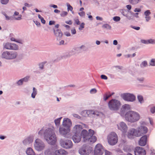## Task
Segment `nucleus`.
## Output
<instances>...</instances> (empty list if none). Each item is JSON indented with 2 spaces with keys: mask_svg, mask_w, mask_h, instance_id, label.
Segmentation results:
<instances>
[{
  "mask_svg": "<svg viewBox=\"0 0 155 155\" xmlns=\"http://www.w3.org/2000/svg\"><path fill=\"white\" fill-rule=\"evenodd\" d=\"M94 134V131L91 129L89 130L88 133L87 130H83L81 132L83 141L89 143H95L97 140V137L96 136H93Z\"/></svg>",
  "mask_w": 155,
  "mask_h": 155,
  "instance_id": "nucleus-1",
  "label": "nucleus"
},
{
  "mask_svg": "<svg viewBox=\"0 0 155 155\" xmlns=\"http://www.w3.org/2000/svg\"><path fill=\"white\" fill-rule=\"evenodd\" d=\"M126 120L131 122H134L138 120L140 118V116L137 113L131 111L125 114Z\"/></svg>",
  "mask_w": 155,
  "mask_h": 155,
  "instance_id": "nucleus-2",
  "label": "nucleus"
},
{
  "mask_svg": "<svg viewBox=\"0 0 155 155\" xmlns=\"http://www.w3.org/2000/svg\"><path fill=\"white\" fill-rule=\"evenodd\" d=\"M45 135V139L49 143L53 144L56 143L57 141L56 136L51 131V129H49Z\"/></svg>",
  "mask_w": 155,
  "mask_h": 155,
  "instance_id": "nucleus-3",
  "label": "nucleus"
},
{
  "mask_svg": "<svg viewBox=\"0 0 155 155\" xmlns=\"http://www.w3.org/2000/svg\"><path fill=\"white\" fill-rule=\"evenodd\" d=\"M63 125L64 127L66 128V129L60 128V132L61 134L64 135L67 134L70 130V128L72 125V123L69 119H65L64 120Z\"/></svg>",
  "mask_w": 155,
  "mask_h": 155,
  "instance_id": "nucleus-4",
  "label": "nucleus"
},
{
  "mask_svg": "<svg viewBox=\"0 0 155 155\" xmlns=\"http://www.w3.org/2000/svg\"><path fill=\"white\" fill-rule=\"evenodd\" d=\"M107 139L108 142L110 145H114L116 144L118 142V136L115 132H111L108 135Z\"/></svg>",
  "mask_w": 155,
  "mask_h": 155,
  "instance_id": "nucleus-5",
  "label": "nucleus"
},
{
  "mask_svg": "<svg viewBox=\"0 0 155 155\" xmlns=\"http://www.w3.org/2000/svg\"><path fill=\"white\" fill-rule=\"evenodd\" d=\"M108 105L110 109L117 110L119 108L121 104L119 101L115 99H112L109 102Z\"/></svg>",
  "mask_w": 155,
  "mask_h": 155,
  "instance_id": "nucleus-6",
  "label": "nucleus"
},
{
  "mask_svg": "<svg viewBox=\"0 0 155 155\" xmlns=\"http://www.w3.org/2000/svg\"><path fill=\"white\" fill-rule=\"evenodd\" d=\"M92 148L87 146H83L79 150L80 153L82 155H88L92 151Z\"/></svg>",
  "mask_w": 155,
  "mask_h": 155,
  "instance_id": "nucleus-7",
  "label": "nucleus"
},
{
  "mask_svg": "<svg viewBox=\"0 0 155 155\" xmlns=\"http://www.w3.org/2000/svg\"><path fill=\"white\" fill-rule=\"evenodd\" d=\"M104 149L102 146L100 144H97L95 146L94 150V155H102Z\"/></svg>",
  "mask_w": 155,
  "mask_h": 155,
  "instance_id": "nucleus-8",
  "label": "nucleus"
},
{
  "mask_svg": "<svg viewBox=\"0 0 155 155\" xmlns=\"http://www.w3.org/2000/svg\"><path fill=\"white\" fill-rule=\"evenodd\" d=\"M35 146V149L38 151L42 150L45 147L44 144L38 139L36 140Z\"/></svg>",
  "mask_w": 155,
  "mask_h": 155,
  "instance_id": "nucleus-9",
  "label": "nucleus"
},
{
  "mask_svg": "<svg viewBox=\"0 0 155 155\" xmlns=\"http://www.w3.org/2000/svg\"><path fill=\"white\" fill-rule=\"evenodd\" d=\"M122 96L124 100L128 101H133L135 99V96L130 94H122Z\"/></svg>",
  "mask_w": 155,
  "mask_h": 155,
  "instance_id": "nucleus-10",
  "label": "nucleus"
},
{
  "mask_svg": "<svg viewBox=\"0 0 155 155\" xmlns=\"http://www.w3.org/2000/svg\"><path fill=\"white\" fill-rule=\"evenodd\" d=\"M60 144L61 146L66 148H71L72 146L71 141L69 140L66 141L61 140L60 141Z\"/></svg>",
  "mask_w": 155,
  "mask_h": 155,
  "instance_id": "nucleus-11",
  "label": "nucleus"
},
{
  "mask_svg": "<svg viewBox=\"0 0 155 155\" xmlns=\"http://www.w3.org/2000/svg\"><path fill=\"white\" fill-rule=\"evenodd\" d=\"M67 152L64 150H56L53 149L51 153V155H66Z\"/></svg>",
  "mask_w": 155,
  "mask_h": 155,
  "instance_id": "nucleus-12",
  "label": "nucleus"
},
{
  "mask_svg": "<svg viewBox=\"0 0 155 155\" xmlns=\"http://www.w3.org/2000/svg\"><path fill=\"white\" fill-rule=\"evenodd\" d=\"M135 155H146V151L144 149L140 147H137L135 148L134 151Z\"/></svg>",
  "mask_w": 155,
  "mask_h": 155,
  "instance_id": "nucleus-13",
  "label": "nucleus"
},
{
  "mask_svg": "<svg viewBox=\"0 0 155 155\" xmlns=\"http://www.w3.org/2000/svg\"><path fill=\"white\" fill-rule=\"evenodd\" d=\"M138 134L139 135V137L143 134H146L148 131L147 128L144 126H141L137 130Z\"/></svg>",
  "mask_w": 155,
  "mask_h": 155,
  "instance_id": "nucleus-14",
  "label": "nucleus"
},
{
  "mask_svg": "<svg viewBox=\"0 0 155 155\" xmlns=\"http://www.w3.org/2000/svg\"><path fill=\"white\" fill-rule=\"evenodd\" d=\"M140 135L138 134L137 130L132 129L129 130L128 133V137L130 138L134 137V136L139 137Z\"/></svg>",
  "mask_w": 155,
  "mask_h": 155,
  "instance_id": "nucleus-15",
  "label": "nucleus"
},
{
  "mask_svg": "<svg viewBox=\"0 0 155 155\" xmlns=\"http://www.w3.org/2000/svg\"><path fill=\"white\" fill-rule=\"evenodd\" d=\"M118 129L124 133L127 130V127L126 124L123 122H121L117 125Z\"/></svg>",
  "mask_w": 155,
  "mask_h": 155,
  "instance_id": "nucleus-16",
  "label": "nucleus"
},
{
  "mask_svg": "<svg viewBox=\"0 0 155 155\" xmlns=\"http://www.w3.org/2000/svg\"><path fill=\"white\" fill-rule=\"evenodd\" d=\"M81 137H82L81 133L80 134L77 132L73 135L72 139L74 142L78 143L81 140Z\"/></svg>",
  "mask_w": 155,
  "mask_h": 155,
  "instance_id": "nucleus-17",
  "label": "nucleus"
},
{
  "mask_svg": "<svg viewBox=\"0 0 155 155\" xmlns=\"http://www.w3.org/2000/svg\"><path fill=\"white\" fill-rule=\"evenodd\" d=\"M147 135L142 136L139 141V145L142 146H145L147 143Z\"/></svg>",
  "mask_w": 155,
  "mask_h": 155,
  "instance_id": "nucleus-18",
  "label": "nucleus"
},
{
  "mask_svg": "<svg viewBox=\"0 0 155 155\" xmlns=\"http://www.w3.org/2000/svg\"><path fill=\"white\" fill-rule=\"evenodd\" d=\"M54 35L57 36L61 37L62 36L63 34L60 29H57L56 30L54 29Z\"/></svg>",
  "mask_w": 155,
  "mask_h": 155,
  "instance_id": "nucleus-19",
  "label": "nucleus"
},
{
  "mask_svg": "<svg viewBox=\"0 0 155 155\" xmlns=\"http://www.w3.org/2000/svg\"><path fill=\"white\" fill-rule=\"evenodd\" d=\"M9 60L15 58L18 56V53L16 52L9 51Z\"/></svg>",
  "mask_w": 155,
  "mask_h": 155,
  "instance_id": "nucleus-20",
  "label": "nucleus"
},
{
  "mask_svg": "<svg viewBox=\"0 0 155 155\" xmlns=\"http://www.w3.org/2000/svg\"><path fill=\"white\" fill-rule=\"evenodd\" d=\"M9 51H6L3 52L1 55L2 58L9 60Z\"/></svg>",
  "mask_w": 155,
  "mask_h": 155,
  "instance_id": "nucleus-21",
  "label": "nucleus"
},
{
  "mask_svg": "<svg viewBox=\"0 0 155 155\" xmlns=\"http://www.w3.org/2000/svg\"><path fill=\"white\" fill-rule=\"evenodd\" d=\"M10 48V50H17L19 49V47L18 45H17L15 43H12Z\"/></svg>",
  "mask_w": 155,
  "mask_h": 155,
  "instance_id": "nucleus-22",
  "label": "nucleus"
},
{
  "mask_svg": "<svg viewBox=\"0 0 155 155\" xmlns=\"http://www.w3.org/2000/svg\"><path fill=\"white\" fill-rule=\"evenodd\" d=\"M12 43L10 42H7L4 43L3 45L4 48L6 49L10 50Z\"/></svg>",
  "mask_w": 155,
  "mask_h": 155,
  "instance_id": "nucleus-23",
  "label": "nucleus"
},
{
  "mask_svg": "<svg viewBox=\"0 0 155 155\" xmlns=\"http://www.w3.org/2000/svg\"><path fill=\"white\" fill-rule=\"evenodd\" d=\"M26 153L28 155H35V152L33 151V150L30 148H28L26 151Z\"/></svg>",
  "mask_w": 155,
  "mask_h": 155,
  "instance_id": "nucleus-24",
  "label": "nucleus"
},
{
  "mask_svg": "<svg viewBox=\"0 0 155 155\" xmlns=\"http://www.w3.org/2000/svg\"><path fill=\"white\" fill-rule=\"evenodd\" d=\"M28 81V79L27 78H24L22 79L19 80L18 82V85H21L22 84L24 81Z\"/></svg>",
  "mask_w": 155,
  "mask_h": 155,
  "instance_id": "nucleus-25",
  "label": "nucleus"
},
{
  "mask_svg": "<svg viewBox=\"0 0 155 155\" xmlns=\"http://www.w3.org/2000/svg\"><path fill=\"white\" fill-rule=\"evenodd\" d=\"M113 94H110V93H106L104 94V99L105 101L107 100L109 97H110Z\"/></svg>",
  "mask_w": 155,
  "mask_h": 155,
  "instance_id": "nucleus-26",
  "label": "nucleus"
},
{
  "mask_svg": "<svg viewBox=\"0 0 155 155\" xmlns=\"http://www.w3.org/2000/svg\"><path fill=\"white\" fill-rule=\"evenodd\" d=\"M141 0H129L130 3L133 5L138 3Z\"/></svg>",
  "mask_w": 155,
  "mask_h": 155,
  "instance_id": "nucleus-27",
  "label": "nucleus"
},
{
  "mask_svg": "<svg viewBox=\"0 0 155 155\" xmlns=\"http://www.w3.org/2000/svg\"><path fill=\"white\" fill-rule=\"evenodd\" d=\"M10 40L12 41H14L19 43L22 44V40H17L15 39L14 38L12 37L10 38Z\"/></svg>",
  "mask_w": 155,
  "mask_h": 155,
  "instance_id": "nucleus-28",
  "label": "nucleus"
},
{
  "mask_svg": "<svg viewBox=\"0 0 155 155\" xmlns=\"http://www.w3.org/2000/svg\"><path fill=\"white\" fill-rule=\"evenodd\" d=\"M37 92L36 89L34 87L33 88V92L31 94V97L33 98H34L35 97L36 95L37 94Z\"/></svg>",
  "mask_w": 155,
  "mask_h": 155,
  "instance_id": "nucleus-29",
  "label": "nucleus"
},
{
  "mask_svg": "<svg viewBox=\"0 0 155 155\" xmlns=\"http://www.w3.org/2000/svg\"><path fill=\"white\" fill-rule=\"evenodd\" d=\"M38 18L41 20V22L43 24H45V21L44 19V18L41 16V15L39 14L38 15Z\"/></svg>",
  "mask_w": 155,
  "mask_h": 155,
  "instance_id": "nucleus-30",
  "label": "nucleus"
},
{
  "mask_svg": "<svg viewBox=\"0 0 155 155\" xmlns=\"http://www.w3.org/2000/svg\"><path fill=\"white\" fill-rule=\"evenodd\" d=\"M102 27L104 28H106L107 29H110L111 28V27L108 24H105Z\"/></svg>",
  "mask_w": 155,
  "mask_h": 155,
  "instance_id": "nucleus-31",
  "label": "nucleus"
},
{
  "mask_svg": "<svg viewBox=\"0 0 155 155\" xmlns=\"http://www.w3.org/2000/svg\"><path fill=\"white\" fill-rule=\"evenodd\" d=\"M124 109H130V106L128 104H126L124 105L122 107Z\"/></svg>",
  "mask_w": 155,
  "mask_h": 155,
  "instance_id": "nucleus-32",
  "label": "nucleus"
},
{
  "mask_svg": "<svg viewBox=\"0 0 155 155\" xmlns=\"http://www.w3.org/2000/svg\"><path fill=\"white\" fill-rule=\"evenodd\" d=\"M61 118H59L55 120V123L56 125H59L60 123Z\"/></svg>",
  "mask_w": 155,
  "mask_h": 155,
  "instance_id": "nucleus-33",
  "label": "nucleus"
},
{
  "mask_svg": "<svg viewBox=\"0 0 155 155\" xmlns=\"http://www.w3.org/2000/svg\"><path fill=\"white\" fill-rule=\"evenodd\" d=\"M67 6L68 7V11L70 10L72 11L73 9V7L70 5L69 3L67 4Z\"/></svg>",
  "mask_w": 155,
  "mask_h": 155,
  "instance_id": "nucleus-34",
  "label": "nucleus"
},
{
  "mask_svg": "<svg viewBox=\"0 0 155 155\" xmlns=\"http://www.w3.org/2000/svg\"><path fill=\"white\" fill-rule=\"evenodd\" d=\"M150 64L152 66H155V59H152L150 62Z\"/></svg>",
  "mask_w": 155,
  "mask_h": 155,
  "instance_id": "nucleus-35",
  "label": "nucleus"
},
{
  "mask_svg": "<svg viewBox=\"0 0 155 155\" xmlns=\"http://www.w3.org/2000/svg\"><path fill=\"white\" fill-rule=\"evenodd\" d=\"M113 19L115 21H117L120 20V18L118 16H116L113 18Z\"/></svg>",
  "mask_w": 155,
  "mask_h": 155,
  "instance_id": "nucleus-36",
  "label": "nucleus"
},
{
  "mask_svg": "<svg viewBox=\"0 0 155 155\" xmlns=\"http://www.w3.org/2000/svg\"><path fill=\"white\" fill-rule=\"evenodd\" d=\"M138 99L139 101L140 102H141L143 100V97L140 95H139L138 96Z\"/></svg>",
  "mask_w": 155,
  "mask_h": 155,
  "instance_id": "nucleus-37",
  "label": "nucleus"
},
{
  "mask_svg": "<svg viewBox=\"0 0 155 155\" xmlns=\"http://www.w3.org/2000/svg\"><path fill=\"white\" fill-rule=\"evenodd\" d=\"M147 65V63L146 61H144L142 62L141 66V67H144Z\"/></svg>",
  "mask_w": 155,
  "mask_h": 155,
  "instance_id": "nucleus-38",
  "label": "nucleus"
},
{
  "mask_svg": "<svg viewBox=\"0 0 155 155\" xmlns=\"http://www.w3.org/2000/svg\"><path fill=\"white\" fill-rule=\"evenodd\" d=\"M68 14V13L66 12H63L61 14V16L64 17L67 15Z\"/></svg>",
  "mask_w": 155,
  "mask_h": 155,
  "instance_id": "nucleus-39",
  "label": "nucleus"
},
{
  "mask_svg": "<svg viewBox=\"0 0 155 155\" xmlns=\"http://www.w3.org/2000/svg\"><path fill=\"white\" fill-rule=\"evenodd\" d=\"M148 44L151 43L153 44L155 43V40L152 39H150L148 40Z\"/></svg>",
  "mask_w": 155,
  "mask_h": 155,
  "instance_id": "nucleus-40",
  "label": "nucleus"
},
{
  "mask_svg": "<svg viewBox=\"0 0 155 155\" xmlns=\"http://www.w3.org/2000/svg\"><path fill=\"white\" fill-rule=\"evenodd\" d=\"M8 1L9 0H1V2L3 4H6L8 3Z\"/></svg>",
  "mask_w": 155,
  "mask_h": 155,
  "instance_id": "nucleus-41",
  "label": "nucleus"
},
{
  "mask_svg": "<svg viewBox=\"0 0 155 155\" xmlns=\"http://www.w3.org/2000/svg\"><path fill=\"white\" fill-rule=\"evenodd\" d=\"M150 14V11L149 10L146 11L144 13L145 15L146 16H149Z\"/></svg>",
  "mask_w": 155,
  "mask_h": 155,
  "instance_id": "nucleus-42",
  "label": "nucleus"
},
{
  "mask_svg": "<svg viewBox=\"0 0 155 155\" xmlns=\"http://www.w3.org/2000/svg\"><path fill=\"white\" fill-rule=\"evenodd\" d=\"M84 24L83 23H82L80 25V27L79 28V29L80 30H82L84 28Z\"/></svg>",
  "mask_w": 155,
  "mask_h": 155,
  "instance_id": "nucleus-43",
  "label": "nucleus"
},
{
  "mask_svg": "<svg viewBox=\"0 0 155 155\" xmlns=\"http://www.w3.org/2000/svg\"><path fill=\"white\" fill-rule=\"evenodd\" d=\"M78 14L81 16H83L85 15V12L84 11H82L78 13Z\"/></svg>",
  "mask_w": 155,
  "mask_h": 155,
  "instance_id": "nucleus-44",
  "label": "nucleus"
},
{
  "mask_svg": "<svg viewBox=\"0 0 155 155\" xmlns=\"http://www.w3.org/2000/svg\"><path fill=\"white\" fill-rule=\"evenodd\" d=\"M151 111L153 113H154L155 112V106H153L151 107Z\"/></svg>",
  "mask_w": 155,
  "mask_h": 155,
  "instance_id": "nucleus-45",
  "label": "nucleus"
},
{
  "mask_svg": "<svg viewBox=\"0 0 155 155\" xmlns=\"http://www.w3.org/2000/svg\"><path fill=\"white\" fill-rule=\"evenodd\" d=\"M101 78L102 79L107 80V77L105 75H102L101 76Z\"/></svg>",
  "mask_w": 155,
  "mask_h": 155,
  "instance_id": "nucleus-46",
  "label": "nucleus"
},
{
  "mask_svg": "<svg viewBox=\"0 0 155 155\" xmlns=\"http://www.w3.org/2000/svg\"><path fill=\"white\" fill-rule=\"evenodd\" d=\"M55 23V21H51L49 22V25H54Z\"/></svg>",
  "mask_w": 155,
  "mask_h": 155,
  "instance_id": "nucleus-47",
  "label": "nucleus"
},
{
  "mask_svg": "<svg viewBox=\"0 0 155 155\" xmlns=\"http://www.w3.org/2000/svg\"><path fill=\"white\" fill-rule=\"evenodd\" d=\"M96 92L97 90L95 89H92L90 91V92L92 94L96 93Z\"/></svg>",
  "mask_w": 155,
  "mask_h": 155,
  "instance_id": "nucleus-48",
  "label": "nucleus"
},
{
  "mask_svg": "<svg viewBox=\"0 0 155 155\" xmlns=\"http://www.w3.org/2000/svg\"><path fill=\"white\" fill-rule=\"evenodd\" d=\"M131 27L132 28L137 30H139L140 29V27H135V26H131Z\"/></svg>",
  "mask_w": 155,
  "mask_h": 155,
  "instance_id": "nucleus-49",
  "label": "nucleus"
},
{
  "mask_svg": "<svg viewBox=\"0 0 155 155\" xmlns=\"http://www.w3.org/2000/svg\"><path fill=\"white\" fill-rule=\"evenodd\" d=\"M105 155H112V154L108 151L106 150L105 151Z\"/></svg>",
  "mask_w": 155,
  "mask_h": 155,
  "instance_id": "nucleus-50",
  "label": "nucleus"
},
{
  "mask_svg": "<svg viewBox=\"0 0 155 155\" xmlns=\"http://www.w3.org/2000/svg\"><path fill=\"white\" fill-rule=\"evenodd\" d=\"M64 34L67 36H71V34L69 32H64Z\"/></svg>",
  "mask_w": 155,
  "mask_h": 155,
  "instance_id": "nucleus-51",
  "label": "nucleus"
},
{
  "mask_svg": "<svg viewBox=\"0 0 155 155\" xmlns=\"http://www.w3.org/2000/svg\"><path fill=\"white\" fill-rule=\"evenodd\" d=\"M141 11V10L140 8H136L135 9L134 11L135 12H140Z\"/></svg>",
  "mask_w": 155,
  "mask_h": 155,
  "instance_id": "nucleus-52",
  "label": "nucleus"
},
{
  "mask_svg": "<svg viewBox=\"0 0 155 155\" xmlns=\"http://www.w3.org/2000/svg\"><path fill=\"white\" fill-rule=\"evenodd\" d=\"M65 23L69 25H71L72 23V22L70 20L69 21H66Z\"/></svg>",
  "mask_w": 155,
  "mask_h": 155,
  "instance_id": "nucleus-53",
  "label": "nucleus"
},
{
  "mask_svg": "<svg viewBox=\"0 0 155 155\" xmlns=\"http://www.w3.org/2000/svg\"><path fill=\"white\" fill-rule=\"evenodd\" d=\"M141 42L143 43L144 44H148V40L146 41L144 40H141Z\"/></svg>",
  "mask_w": 155,
  "mask_h": 155,
  "instance_id": "nucleus-54",
  "label": "nucleus"
},
{
  "mask_svg": "<svg viewBox=\"0 0 155 155\" xmlns=\"http://www.w3.org/2000/svg\"><path fill=\"white\" fill-rule=\"evenodd\" d=\"M75 23L78 25L80 24V21H79L78 19H76L75 20Z\"/></svg>",
  "mask_w": 155,
  "mask_h": 155,
  "instance_id": "nucleus-55",
  "label": "nucleus"
},
{
  "mask_svg": "<svg viewBox=\"0 0 155 155\" xmlns=\"http://www.w3.org/2000/svg\"><path fill=\"white\" fill-rule=\"evenodd\" d=\"M71 32L73 34H76V31L75 28L71 30Z\"/></svg>",
  "mask_w": 155,
  "mask_h": 155,
  "instance_id": "nucleus-56",
  "label": "nucleus"
},
{
  "mask_svg": "<svg viewBox=\"0 0 155 155\" xmlns=\"http://www.w3.org/2000/svg\"><path fill=\"white\" fill-rule=\"evenodd\" d=\"M127 8L129 10H130L131 9V5H127Z\"/></svg>",
  "mask_w": 155,
  "mask_h": 155,
  "instance_id": "nucleus-57",
  "label": "nucleus"
},
{
  "mask_svg": "<svg viewBox=\"0 0 155 155\" xmlns=\"http://www.w3.org/2000/svg\"><path fill=\"white\" fill-rule=\"evenodd\" d=\"M96 18L97 20H99L102 21L103 19L102 18L99 17V16H97L96 17Z\"/></svg>",
  "mask_w": 155,
  "mask_h": 155,
  "instance_id": "nucleus-58",
  "label": "nucleus"
},
{
  "mask_svg": "<svg viewBox=\"0 0 155 155\" xmlns=\"http://www.w3.org/2000/svg\"><path fill=\"white\" fill-rule=\"evenodd\" d=\"M50 6L54 8H58L57 6L56 5H51Z\"/></svg>",
  "mask_w": 155,
  "mask_h": 155,
  "instance_id": "nucleus-59",
  "label": "nucleus"
},
{
  "mask_svg": "<svg viewBox=\"0 0 155 155\" xmlns=\"http://www.w3.org/2000/svg\"><path fill=\"white\" fill-rule=\"evenodd\" d=\"M35 24L37 25V26H40V23L39 22H38L37 21H35Z\"/></svg>",
  "mask_w": 155,
  "mask_h": 155,
  "instance_id": "nucleus-60",
  "label": "nucleus"
},
{
  "mask_svg": "<svg viewBox=\"0 0 155 155\" xmlns=\"http://www.w3.org/2000/svg\"><path fill=\"white\" fill-rule=\"evenodd\" d=\"M6 138V137L4 136H2V135L0 136V139L2 140H3Z\"/></svg>",
  "mask_w": 155,
  "mask_h": 155,
  "instance_id": "nucleus-61",
  "label": "nucleus"
},
{
  "mask_svg": "<svg viewBox=\"0 0 155 155\" xmlns=\"http://www.w3.org/2000/svg\"><path fill=\"white\" fill-rule=\"evenodd\" d=\"M146 20L147 21H148L150 19V17L148 16H147L146 17Z\"/></svg>",
  "mask_w": 155,
  "mask_h": 155,
  "instance_id": "nucleus-62",
  "label": "nucleus"
},
{
  "mask_svg": "<svg viewBox=\"0 0 155 155\" xmlns=\"http://www.w3.org/2000/svg\"><path fill=\"white\" fill-rule=\"evenodd\" d=\"M113 44L114 45H116L117 44V41L114 40L113 42Z\"/></svg>",
  "mask_w": 155,
  "mask_h": 155,
  "instance_id": "nucleus-63",
  "label": "nucleus"
},
{
  "mask_svg": "<svg viewBox=\"0 0 155 155\" xmlns=\"http://www.w3.org/2000/svg\"><path fill=\"white\" fill-rule=\"evenodd\" d=\"M54 12L56 13H59L60 12V11L58 9H56L54 10Z\"/></svg>",
  "mask_w": 155,
  "mask_h": 155,
  "instance_id": "nucleus-64",
  "label": "nucleus"
}]
</instances>
